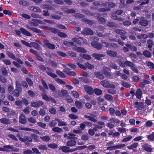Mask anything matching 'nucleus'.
<instances>
[{"label": "nucleus", "instance_id": "nucleus-48", "mask_svg": "<svg viewBox=\"0 0 154 154\" xmlns=\"http://www.w3.org/2000/svg\"><path fill=\"white\" fill-rule=\"evenodd\" d=\"M56 73L60 76L62 78H65V74L62 72L60 70H57L56 72Z\"/></svg>", "mask_w": 154, "mask_h": 154}, {"label": "nucleus", "instance_id": "nucleus-4", "mask_svg": "<svg viewBox=\"0 0 154 154\" xmlns=\"http://www.w3.org/2000/svg\"><path fill=\"white\" fill-rule=\"evenodd\" d=\"M135 107L137 108L136 110L139 112L141 111L142 109L143 108L144 105L143 103L136 102L134 104Z\"/></svg>", "mask_w": 154, "mask_h": 154}, {"label": "nucleus", "instance_id": "nucleus-58", "mask_svg": "<svg viewBox=\"0 0 154 154\" xmlns=\"http://www.w3.org/2000/svg\"><path fill=\"white\" fill-rule=\"evenodd\" d=\"M95 93L97 95H100L102 93V91L100 89L96 88L94 89Z\"/></svg>", "mask_w": 154, "mask_h": 154}, {"label": "nucleus", "instance_id": "nucleus-21", "mask_svg": "<svg viewBox=\"0 0 154 154\" xmlns=\"http://www.w3.org/2000/svg\"><path fill=\"white\" fill-rule=\"evenodd\" d=\"M96 15L95 16L96 17H98L97 18H98V20L100 22V23H103L105 22V19L102 17H99L100 16V15L99 14L97 13L96 14H95Z\"/></svg>", "mask_w": 154, "mask_h": 154}, {"label": "nucleus", "instance_id": "nucleus-52", "mask_svg": "<svg viewBox=\"0 0 154 154\" xmlns=\"http://www.w3.org/2000/svg\"><path fill=\"white\" fill-rule=\"evenodd\" d=\"M71 94L75 98H78L79 97V94L75 91H71Z\"/></svg>", "mask_w": 154, "mask_h": 154}, {"label": "nucleus", "instance_id": "nucleus-49", "mask_svg": "<svg viewBox=\"0 0 154 154\" xmlns=\"http://www.w3.org/2000/svg\"><path fill=\"white\" fill-rule=\"evenodd\" d=\"M23 112L26 114L28 115L30 113V109L29 106L26 107L23 110Z\"/></svg>", "mask_w": 154, "mask_h": 154}, {"label": "nucleus", "instance_id": "nucleus-59", "mask_svg": "<svg viewBox=\"0 0 154 154\" xmlns=\"http://www.w3.org/2000/svg\"><path fill=\"white\" fill-rule=\"evenodd\" d=\"M104 97L106 100H111L113 99L112 97L108 94H106L104 95Z\"/></svg>", "mask_w": 154, "mask_h": 154}, {"label": "nucleus", "instance_id": "nucleus-15", "mask_svg": "<svg viewBox=\"0 0 154 154\" xmlns=\"http://www.w3.org/2000/svg\"><path fill=\"white\" fill-rule=\"evenodd\" d=\"M20 130L26 131H33L34 132L38 134H39V132L38 130L35 129H31L29 128H20Z\"/></svg>", "mask_w": 154, "mask_h": 154}, {"label": "nucleus", "instance_id": "nucleus-3", "mask_svg": "<svg viewBox=\"0 0 154 154\" xmlns=\"http://www.w3.org/2000/svg\"><path fill=\"white\" fill-rule=\"evenodd\" d=\"M4 151L9 152L11 151H18L19 149L17 148H15L14 146L10 145H6L3 146Z\"/></svg>", "mask_w": 154, "mask_h": 154}, {"label": "nucleus", "instance_id": "nucleus-42", "mask_svg": "<svg viewBox=\"0 0 154 154\" xmlns=\"http://www.w3.org/2000/svg\"><path fill=\"white\" fill-rule=\"evenodd\" d=\"M147 43L148 44V47L150 48V50L151 51V49L154 45L153 42L152 40H150L148 41Z\"/></svg>", "mask_w": 154, "mask_h": 154}, {"label": "nucleus", "instance_id": "nucleus-39", "mask_svg": "<svg viewBox=\"0 0 154 154\" xmlns=\"http://www.w3.org/2000/svg\"><path fill=\"white\" fill-rule=\"evenodd\" d=\"M61 92L62 94H59L58 95L60 97H63L65 96H66L68 94V92L67 91L65 90H62L61 91Z\"/></svg>", "mask_w": 154, "mask_h": 154}, {"label": "nucleus", "instance_id": "nucleus-50", "mask_svg": "<svg viewBox=\"0 0 154 154\" xmlns=\"http://www.w3.org/2000/svg\"><path fill=\"white\" fill-rule=\"evenodd\" d=\"M28 120L29 122L32 123H35L36 122V119L32 117H30L28 118Z\"/></svg>", "mask_w": 154, "mask_h": 154}, {"label": "nucleus", "instance_id": "nucleus-24", "mask_svg": "<svg viewBox=\"0 0 154 154\" xmlns=\"http://www.w3.org/2000/svg\"><path fill=\"white\" fill-rule=\"evenodd\" d=\"M107 54L111 57H116L117 55V53L111 51H108L106 52Z\"/></svg>", "mask_w": 154, "mask_h": 154}, {"label": "nucleus", "instance_id": "nucleus-32", "mask_svg": "<svg viewBox=\"0 0 154 154\" xmlns=\"http://www.w3.org/2000/svg\"><path fill=\"white\" fill-rule=\"evenodd\" d=\"M43 99L47 101L48 102L50 100V97H48L45 93H43L42 94Z\"/></svg>", "mask_w": 154, "mask_h": 154}, {"label": "nucleus", "instance_id": "nucleus-16", "mask_svg": "<svg viewBox=\"0 0 154 154\" xmlns=\"http://www.w3.org/2000/svg\"><path fill=\"white\" fill-rule=\"evenodd\" d=\"M144 149L147 152H151L152 151V149L151 146L147 144H145L143 146Z\"/></svg>", "mask_w": 154, "mask_h": 154}, {"label": "nucleus", "instance_id": "nucleus-43", "mask_svg": "<svg viewBox=\"0 0 154 154\" xmlns=\"http://www.w3.org/2000/svg\"><path fill=\"white\" fill-rule=\"evenodd\" d=\"M8 90L11 94L14 93V87L12 85H9L8 88Z\"/></svg>", "mask_w": 154, "mask_h": 154}, {"label": "nucleus", "instance_id": "nucleus-63", "mask_svg": "<svg viewBox=\"0 0 154 154\" xmlns=\"http://www.w3.org/2000/svg\"><path fill=\"white\" fill-rule=\"evenodd\" d=\"M107 91L108 93L113 94H115L116 92V90L112 89H108Z\"/></svg>", "mask_w": 154, "mask_h": 154}, {"label": "nucleus", "instance_id": "nucleus-51", "mask_svg": "<svg viewBox=\"0 0 154 154\" xmlns=\"http://www.w3.org/2000/svg\"><path fill=\"white\" fill-rule=\"evenodd\" d=\"M139 23L142 26H146L148 24L147 21L146 20H142L139 22Z\"/></svg>", "mask_w": 154, "mask_h": 154}, {"label": "nucleus", "instance_id": "nucleus-53", "mask_svg": "<svg viewBox=\"0 0 154 154\" xmlns=\"http://www.w3.org/2000/svg\"><path fill=\"white\" fill-rule=\"evenodd\" d=\"M102 42L103 44H104L103 45L104 46H105L107 48H110L111 47H113V45L112 44H110L108 43H107V42H105L104 41H102Z\"/></svg>", "mask_w": 154, "mask_h": 154}, {"label": "nucleus", "instance_id": "nucleus-35", "mask_svg": "<svg viewBox=\"0 0 154 154\" xmlns=\"http://www.w3.org/2000/svg\"><path fill=\"white\" fill-rule=\"evenodd\" d=\"M100 84L103 87L107 88L109 87V83L106 80H103L101 81Z\"/></svg>", "mask_w": 154, "mask_h": 154}, {"label": "nucleus", "instance_id": "nucleus-1", "mask_svg": "<svg viewBox=\"0 0 154 154\" xmlns=\"http://www.w3.org/2000/svg\"><path fill=\"white\" fill-rule=\"evenodd\" d=\"M39 68L41 70L45 71L48 75L53 78H55L57 76V75L52 72L54 71L51 68H47L46 69V67L43 65H40Z\"/></svg>", "mask_w": 154, "mask_h": 154}, {"label": "nucleus", "instance_id": "nucleus-29", "mask_svg": "<svg viewBox=\"0 0 154 154\" xmlns=\"http://www.w3.org/2000/svg\"><path fill=\"white\" fill-rule=\"evenodd\" d=\"M26 27L30 29L35 32L38 33H40L41 32V31L38 29H36L35 28L31 27L29 26H27Z\"/></svg>", "mask_w": 154, "mask_h": 154}, {"label": "nucleus", "instance_id": "nucleus-55", "mask_svg": "<svg viewBox=\"0 0 154 154\" xmlns=\"http://www.w3.org/2000/svg\"><path fill=\"white\" fill-rule=\"evenodd\" d=\"M49 111L53 115L55 114L57 112L55 109L53 107L50 108L49 109Z\"/></svg>", "mask_w": 154, "mask_h": 154}, {"label": "nucleus", "instance_id": "nucleus-7", "mask_svg": "<svg viewBox=\"0 0 154 154\" xmlns=\"http://www.w3.org/2000/svg\"><path fill=\"white\" fill-rule=\"evenodd\" d=\"M82 33L86 35H92L93 33V31L88 28H85L82 31Z\"/></svg>", "mask_w": 154, "mask_h": 154}, {"label": "nucleus", "instance_id": "nucleus-37", "mask_svg": "<svg viewBox=\"0 0 154 154\" xmlns=\"http://www.w3.org/2000/svg\"><path fill=\"white\" fill-rule=\"evenodd\" d=\"M69 147L65 146H62L59 149L60 150H62L64 152H69Z\"/></svg>", "mask_w": 154, "mask_h": 154}, {"label": "nucleus", "instance_id": "nucleus-11", "mask_svg": "<svg viewBox=\"0 0 154 154\" xmlns=\"http://www.w3.org/2000/svg\"><path fill=\"white\" fill-rule=\"evenodd\" d=\"M91 45L97 50H100L102 47V45L98 43L92 42L91 43Z\"/></svg>", "mask_w": 154, "mask_h": 154}, {"label": "nucleus", "instance_id": "nucleus-27", "mask_svg": "<svg viewBox=\"0 0 154 154\" xmlns=\"http://www.w3.org/2000/svg\"><path fill=\"white\" fill-rule=\"evenodd\" d=\"M35 93L31 90H29L27 93L26 94V96L27 97H34L35 96Z\"/></svg>", "mask_w": 154, "mask_h": 154}, {"label": "nucleus", "instance_id": "nucleus-61", "mask_svg": "<svg viewBox=\"0 0 154 154\" xmlns=\"http://www.w3.org/2000/svg\"><path fill=\"white\" fill-rule=\"evenodd\" d=\"M21 42L23 44V45H25L27 47H31L30 45L31 42L30 43H29L23 40H21Z\"/></svg>", "mask_w": 154, "mask_h": 154}, {"label": "nucleus", "instance_id": "nucleus-64", "mask_svg": "<svg viewBox=\"0 0 154 154\" xmlns=\"http://www.w3.org/2000/svg\"><path fill=\"white\" fill-rule=\"evenodd\" d=\"M3 61L6 65H11V62L8 60L4 59L3 60Z\"/></svg>", "mask_w": 154, "mask_h": 154}, {"label": "nucleus", "instance_id": "nucleus-14", "mask_svg": "<svg viewBox=\"0 0 154 154\" xmlns=\"http://www.w3.org/2000/svg\"><path fill=\"white\" fill-rule=\"evenodd\" d=\"M0 121L2 123L8 125L11 123V121L6 118H2L0 119Z\"/></svg>", "mask_w": 154, "mask_h": 154}, {"label": "nucleus", "instance_id": "nucleus-46", "mask_svg": "<svg viewBox=\"0 0 154 154\" xmlns=\"http://www.w3.org/2000/svg\"><path fill=\"white\" fill-rule=\"evenodd\" d=\"M109 121L111 123H113L114 124H119L120 122L119 120L117 119L114 118H112L110 119L109 120Z\"/></svg>", "mask_w": 154, "mask_h": 154}, {"label": "nucleus", "instance_id": "nucleus-23", "mask_svg": "<svg viewBox=\"0 0 154 154\" xmlns=\"http://www.w3.org/2000/svg\"><path fill=\"white\" fill-rule=\"evenodd\" d=\"M142 95V91L140 89H137L136 92V97L138 99H140Z\"/></svg>", "mask_w": 154, "mask_h": 154}, {"label": "nucleus", "instance_id": "nucleus-33", "mask_svg": "<svg viewBox=\"0 0 154 154\" xmlns=\"http://www.w3.org/2000/svg\"><path fill=\"white\" fill-rule=\"evenodd\" d=\"M6 54L10 58H12L13 60H16V57L14 54L10 52V51H7L6 52Z\"/></svg>", "mask_w": 154, "mask_h": 154}, {"label": "nucleus", "instance_id": "nucleus-44", "mask_svg": "<svg viewBox=\"0 0 154 154\" xmlns=\"http://www.w3.org/2000/svg\"><path fill=\"white\" fill-rule=\"evenodd\" d=\"M138 146L137 143H134L129 146H127L128 148L129 149H132L134 148H136Z\"/></svg>", "mask_w": 154, "mask_h": 154}, {"label": "nucleus", "instance_id": "nucleus-56", "mask_svg": "<svg viewBox=\"0 0 154 154\" xmlns=\"http://www.w3.org/2000/svg\"><path fill=\"white\" fill-rule=\"evenodd\" d=\"M137 37L139 39H142V38H145L148 37L147 35L145 34H142L140 35H138Z\"/></svg>", "mask_w": 154, "mask_h": 154}, {"label": "nucleus", "instance_id": "nucleus-12", "mask_svg": "<svg viewBox=\"0 0 154 154\" xmlns=\"http://www.w3.org/2000/svg\"><path fill=\"white\" fill-rule=\"evenodd\" d=\"M85 117L88 118V119L94 122H95L97 121V120L96 119V116H88L87 115H85Z\"/></svg>", "mask_w": 154, "mask_h": 154}, {"label": "nucleus", "instance_id": "nucleus-57", "mask_svg": "<svg viewBox=\"0 0 154 154\" xmlns=\"http://www.w3.org/2000/svg\"><path fill=\"white\" fill-rule=\"evenodd\" d=\"M38 148L39 149L42 150H46L47 148L46 146L44 145H40L38 146Z\"/></svg>", "mask_w": 154, "mask_h": 154}, {"label": "nucleus", "instance_id": "nucleus-62", "mask_svg": "<svg viewBox=\"0 0 154 154\" xmlns=\"http://www.w3.org/2000/svg\"><path fill=\"white\" fill-rule=\"evenodd\" d=\"M21 42L23 44V45H25L27 47H31L30 45L31 42L30 43H29L23 40H21Z\"/></svg>", "mask_w": 154, "mask_h": 154}, {"label": "nucleus", "instance_id": "nucleus-54", "mask_svg": "<svg viewBox=\"0 0 154 154\" xmlns=\"http://www.w3.org/2000/svg\"><path fill=\"white\" fill-rule=\"evenodd\" d=\"M82 139L84 140H87L89 139V136L88 134H83L81 137Z\"/></svg>", "mask_w": 154, "mask_h": 154}, {"label": "nucleus", "instance_id": "nucleus-5", "mask_svg": "<svg viewBox=\"0 0 154 154\" xmlns=\"http://www.w3.org/2000/svg\"><path fill=\"white\" fill-rule=\"evenodd\" d=\"M19 122L22 124H24L26 122V120L25 115L23 113H20L19 118Z\"/></svg>", "mask_w": 154, "mask_h": 154}, {"label": "nucleus", "instance_id": "nucleus-36", "mask_svg": "<svg viewBox=\"0 0 154 154\" xmlns=\"http://www.w3.org/2000/svg\"><path fill=\"white\" fill-rule=\"evenodd\" d=\"M52 130L53 131L57 133H60L63 131L62 128L58 127H55L53 128Z\"/></svg>", "mask_w": 154, "mask_h": 154}, {"label": "nucleus", "instance_id": "nucleus-18", "mask_svg": "<svg viewBox=\"0 0 154 154\" xmlns=\"http://www.w3.org/2000/svg\"><path fill=\"white\" fill-rule=\"evenodd\" d=\"M62 9L66 13H72L75 12V10H74L68 9L65 8H62Z\"/></svg>", "mask_w": 154, "mask_h": 154}, {"label": "nucleus", "instance_id": "nucleus-6", "mask_svg": "<svg viewBox=\"0 0 154 154\" xmlns=\"http://www.w3.org/2000/svg\"><path fill=\"white\" fill-rule=\"evenodd\" d=\"M43 103L41 101H38L37 102H32L31 105L32 107L35 108L39 107L40 106L42 105Z\"/></svg>", "mask_w": 154, "mask_h": 154}, {"label": "nucleus", "instance_id": "nucleus-60", "mask_svg": "<svg viewBox=\"0 0 154 154\" xmlns=\"http://www.w3.org/2000/svg\"><path fill=\"white\" fill-rule=\"evenodd\" d=\"M57 34L58 36L60 37L65 38L67 36V35L63 32H58Z\"/></svg>", "mask_w": 154, "mask_h": 154}, {"label": "nucleus", "instance_id": "nucleus-34", "mask_svg": "<svg viewBox=\"0 0 154 154\" xmlns=\"http://www.w3.org/2000/svg\"><path fill=\"white\" fill-rule=\"evenodd\" d=\"M133 138L132 136H128L127 137L123 138L122 140V142H126L129 141Z\"/></svg>", "mask_w": 154, "mask_h": 154}, {"label": "nucleus", "instance_id": "nucleus-41", "mask_svg": "<svg viewBox=\"0 0 154 154\" xmlns=\"http://www.w3.org/2000/svg\"><path fill=\"white\" fill-rule=\"evenodd\" d=\"M21 90V89L16 88L14 91V96L17 97L19 96L20 95V92Z\"/></svg>", "mask_w": 154, "mask_h": 154}, {"label": "nucleus", "instance_id": "nucleus-19", "mask_svg": "<svg viewBox=\"0 0 154 154\" xmlns=\"http://www.w3.org/2000/svg\"><path fill=\"white\" fill-rule=\"evenodd\" d=\"M30 45L31 46V48L34 47L37 50H39L40 49V45L35 42H31Z\"/></svg>", "mask_w": 154, "mask_h": 154}, {"label": "nucleus", "instance_id": "nucleus-47", "mask_svg": "<svg viewBox=\"0 0 154 154\" xmlns=\"http://www.w3.org/2000/svg\"><path fill=\"white\" fill-rule=\"evenodd\" d=\"M48 147L52 149H55L57 147V145L55 143H49L48 144Z\"/></svg>", "mask_w": 154, "mask_h": 154}, {"label": "nucleus", "instance_id": "nucleus-10", "mask_svg": "<svg viewBox=\"0 0 154 154\" xmlns=\"http://www.w3.org/2000/svg\"><path fill=\"white\" fill-rule=\"evenodd\" d=\"M92 57L95 59L100 60L102 58L105 57V55L102 54H97L94 53L92 54Z\"/></svg>", "mask_w": 154, "mask_h": 154}, {"label": "nucleus", "instance_id": "nucleus-9", "mask_svg": "<svg viewBox=\"0 0 154 154\" xmlns=\"http://www.w3.org/2000/svg\"><path fill=\"white\" fill-rule=\"evenodd\" d=\"M63 71L66 74L74 76L76 75L75 73L72 71L70 70L69 68H66L63 70Z\"/></svg>", "mask_w": 154, "mask_h": 154}, {"label": "nucleus", "instance_id": "nucleus-40", "mask_svg": "<svg viewBox=\"0 0 154 154\" xmlns=\"http://www.w3.org/2000/svg\"><path fill=\"white\" fill-rule=\"evenodd\" d=\"M79 39L83 41V39L81 37L79 38H73L72 39V40L74 42H76L78 44H80L81 43V42Z\"/></svg>", "mask_w": 154, "mask_h": 154}, {"label": "nucleus", "instance_id": "nucleus-2", "mask_svg": "<svg viewBox=\"0 0 154 154\" xmlns=\"http://www.w3.org/2000/svg\"><path fill=\"white\" fill-rule=\"evenodd\" d=\"M77 64L81 68L85 70L87 68L91 69L94 68L93 65L91 64L88 62L85 63V65L81 64L79 62H77Z\"/></svg>", "mask_w": 154, "mask_h": 154}, {"label": "nucleus", "instance_id": "nucleus-20", "mask_svg": "<svg viewBox=\"0 0 154 154\" xmlns=\"http://www.w3.org/2000/svg\"><path fill=\"white\" fill-rule=\"evenodd\" d=\"M55 120L59 122L58 125L59 126H64L67 125L66 122L64 121H60V120L58 119H55Z\"/></svg>", "mask_w": 154, "mask_h": 154}, {"label": "nucleus", "instance_id": "nucleus-26", "mask_svg": "<svg viewBox=\"0 0 154 154\" xmlns=\"http://www.w3.org/2000/svg\"><path fill=\"white\" fill-rule=\"evenodd\" d=\"M76 142L74 140H70L67 143L66 145L68 146H72L76 145Z\"/></svg>", "mask_w": 154, "mask_h": 154}, {"label": "nucleus", "instance_id": "nucleus-31", "mask_svg": "<svg viewBox=\"0 0 154 154\" xmlns=\"http://www.w3.org/2000/svg\"><path fill=\"white\" fill-rule=\"evenodd\" d=\"M40 138L43 141L45 142L51 140L50 137L47 135L41 137Z\"/></svg>", "mask_w": 154, "mask_h": 154}, {"label": "nucleus", "instance_id": "nucleus-38", "mask_svg": "<svg viewBox=\"0 0 154 154\" xmlns=\"http://www.w3.org/2000/svg\"><path fill=\"white\" fill-rule=\"evenodd\" d=\"M94 74L97 78L100 79H102L104 78L103 75L99 72H94Z\"/></svg>", "mask_w": 154, "mask_h": 154}, {"label": "nucleus", "instance_id": "nucleus-28", "mask_svg": "<svg viewBox=\"0 0 154 154\" xmlns=\"http://www.w3.org/2000/svg\"><path fill=\"white\" fill-rule=\"evenodd\" d=\"M80 55L81 57L86 60H89L91 59V57L90 56L87 54H80Z\"/></svg>", "mask_w": 154, "mask_h": 154}, {"label": "nucleus", "instance_id": "nucleus-17", "mask_svg": "<svg viewBox=\"0 0 154 154\" xmlns=\"http://www.w3.org/2000/svg\"><path fill=\"white\" fill-rule=\"evenodd\" d=\"M45 44L46 46L49 48L53 49L55 48L54 45L49 43L48 41L45 42Z\"/></svg>", "mask_w": 154, "mask_h": 154}, {"label": "nucleus", "instance_id": "nucleus-8", "mask_svg": "<svg viewBox=\"0 0 154 154\" xmlns=\"http://www.w3.org/2000/svg\"><path fill=\"white\" fill-rule=\"evenodd\" d=\"M84 89L85 91L89 94H92L94 93L93 89L90 86H85L84 87Z\"/></svg>", "mask_w": 154, "mask_h": 154}, {"label": "nucleus", "instance_id": "nucleus-30", "mask_svg": "<svg viewBox=\"0 0 154 154\" xmlns=\"http://www.w3.org/2000/svg\"><path fill=\"white\" fill-rule=\"evenodd\" d=\"M16 105H17L19 108H21L23 107V101L22 100H18L15 102Z\"/></svg>", "mask_w": 154, "mask_h": 154}, {"label": "nucleus", "instance_id": "nucleus-13", "mask_svg": "<svg viewBox=\"0 0 154 154\" xmlns=\"http://www.w3.org/2000/svg\"><path fill=\"white\" fill-rule=\"evenodd\" d=\"M73 50L79 52L85 53L86 52L84 48L80 47H76L73 48Z\"/></svg>", "mask_w": 154, "mask_h": 154}, {"label": "nucleus", "instance_id": "nucleus-25", "mask_svg": "<svg viewBox=\"0 0 154 154\" xmlns=\"http://www.w3.org/2000/svg\"><path fill=\"white\" fill-rule=\"evenodd\" d=\"M75 105L76 107L78 109L82 108L84 103H82L79 101H76L75 103Z\"/></svg>", "mask_w": 154, "mask_h": 154}, {"label": "nucleus", "instance_id": "nucleus-22", "mask_svg": "<svg viewBox=\"0 0 154 154\" xmlns=\"http://www.w3.org/2000/svg\"><path fill=\"white\" fill-rule=\"evenodd\" d=\"M20 30L22 33L25 35L28 36H31L32 35V34L30 32L23 28H21Z\"/></svg>", "mask_w": 154, "mask_h": 154}, {"label": "nucleus", "instance_id": "nucleus-45", "mask_svg": "<svg viewBox=\"0 0 154 154\" xmlns=\"http://www.w3.org/2000/svg\"><path fill=\"white\" fill-rule=\"evenodd\" d=\"M143 54L146 57H150L151 56V54L150 52L147 50L143 52Z\"/></svg>", "mask_w": 154, "mask_h": 154}]
</instances>
